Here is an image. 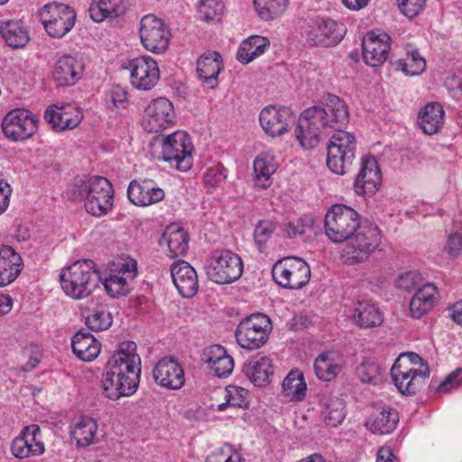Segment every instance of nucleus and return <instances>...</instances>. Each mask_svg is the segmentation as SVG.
I'll return each instance as SVG.
<instances>
[{
  "label": "nucleus",
  "mask_w": 462,
  "mask_h": 462,
  "mask_svg": "<svg viewBox=\"0 0 462 462\" xmlns=\"http://www.w3.org/2000/svg\"><path fill=\"white\" fill-rule=\"evenodd\" d=\"M141 358L136 353V344L125 341L107 360L103 374V393L111 400L130 396L137 390L140 382Z\"/></svg>",
  "instance_id": "obj_1"
},
{
  "label": "nucleus",
  "mask_w": 462,
  "mask_h": 462,
  "mask_svg": "<svg viewBox=\"0 0 462 462\" xmlns=\"http://www.w3.org/2000/svg\"><path fill=\"white\" fill-rule=\"evenodd\" d=\"M67 194L73 201H84L87 212L95 217L104 216L113 208V186L105 177L75 178Z\"/></svg>",
  "instance_id": "obj_2"
},
{
  "label": "nucleus",
  "mask_w": 462,
  "mask_h": 462,
  "mask_svg": "<svg viewBox=\"0 0 462 462\" xmlns=\"http://www.w3.org/2000/svg\"><path fill=\"white\" fill-rule=\"evenodd\" d=\"M60 282L68 296L82 300L90 296L98 286L100 275L93 261L80 260L61 270Z\"/></svg>",
  "instance_id": "obj_3"
},
{
  "label": "nucleus",
  "mask_w": 462,
  "mask_h": 462,
  "mask_svg": "<svg viewBox=\"0 0 462 462\" xmlns=\"http://www.w3.org/2000/svg\"><path fill=\"white\" fill-rule=\"evenodd\" d=\"M361 226L359 214L342 204L333 205L324 218L325 234L335 243L348 240Z\"/></svg>",
  "instance_id": "obj_4"
},
{
  "label": "nucleus",
  "mask_w": 462,
  "mask_h": 462,
  "mask_svg": "<svg viewBox=\"0 0 462 462\" xmlns=\"http://www.w3.org/2000/svg\"><path fill=\"white\" fill-rule=\"evenodd\" d=\"M356 151L354 134L346 131L335 133L327 144V166L334 173L344 175L356 158Z\"/></svg>",
  "instance_id": "obj_5"
},
{
  "label": "nucleus",
  "mask_w": 462,
  "mask_h": 462,
  "mask_svg": "<svg viewBox=\"0 0 462 462\" xmlns=\"http://www.w3.org/2000/svg\"><path fill=\"white\" fill-rule=\"evenodd\" d=\"M272 328V321L267 315L254 313L239 323L236 338L243 348L258 349L266 343Z\"/></svg>",
  "instance_id": "obj_6"
},
{
  "label": "nucleus",
  "mask_w": 462,
  "mask_h": 462,
  "mask_svg": "<svg viewBox=\"0 0 462 462\" xmlns=\"http://www.w3.org/2000/svg\"><path fill=\"white\" fill-rule=\"evenodd\" d=\"M162 152L157 160L169 162L171 167L187 171L192 165V144L183 132H174L163 138L161 143Z\"/></svg>",
  "instance_id": "obj_7"
},
{
  "label": "nucleus",
  "mask_w": 462,
  "mask_h": 462,
  "mask_svg": "<svg viewBox=\"0 0 462 462\" xmlns=\"http://www.w3.org/2000/svg\"><path fill=\"white\" fill-rule=\"evenodd\" d=\"M40 15L48 35L56 39H60L69 32L77 18L72 7L58 2L45 5Z\"/></svg>",
  "instance_id": "obj_8"
},
{
  "label": "nucleus",
  "mask_w": 462,
  "mask_h": 462,
  "mask_svg": "<svg viewBox=\"0 0 462 462\" xmlns=\"http://www.w3.org/2000/svg\"><path fill=\"white\" fill-rule=\"evenodd\" d=\"M272 275L281 287L297 290L306 285L310 277L308 263L296 257L279 260L273 267Z\"/></svg>",
  "instance_id": "obj_9"
},
{
  "label": "nucleus",
  "mask_w": 462,
  "mask_h": 462,
  "mask_svg": "<svg viewBox=\"0 0 462 462\" xmlns=\"http://www.w3.org/2000/svg\"><path fill=\"white\" fill-rule=\"evenodd\" d=\"M344 249L346 261L351 264L365 261L380 243L379 228L373 224L362 225Z\"/></svg>",
  "instance_id": "obj_10"
},
{
  "label": "nucleus",
  "mask_w": 462,
  "mask_h": 462,
  "mask_svg": "<svg viewBox=\"0 0 462 462\" xmlns=\"http://www.w3.org/2000/svg\"><path fill=\"white\" fill-rule=\"evenodd\" d=\"M139 35L143 46L151 52L160 54L168 49L171 32L165 23L153 14L141 19Z\"/></svg>",
  "instance_id": "obj_11"
},
{
  "label": "nucleus",
  "mask_w": 462,
  "mask_h": 462,
  "mask_svg": "<svg viewBox=\"0 0 462 462\" xmlns=\"http://www.w3.org/2000/svg\"><path fill=\"white\" fill-rule=\"evenodd\" d=\"M405 359L397 358L391 369L393 381L402 394L412 395L419 392L430 375L428 365L420 368L407 367Z\"/></svg>",
  "instance_id": "obj_12"
},
{
  "label": "nucleus",
  "mask_w": 462,
  "mask_h": 462,
  "mask_svg": "<svg viewBox=\"0 0 462 462\" xmlns=\"http://www.w3.org/2000/svg\"><path fill=\"white\" fill-rule=\"evenodd\" d=\"M242 273L241 258L227 250L217 253L207 268L209 280L218 284L231 283L239 279Z\"/></svg>",
  "instance_id": "obj_13"
},
{
  "label": "nucleus",
  "mask_w": 462,
  "mask_h": 462,
  "mask_svg": "<svg viewBox=\"0 0 462 462\" xmlns=\"http://www.w3.org/2000/svg\"><path fill=\"white\" fill-rule=\"evenodd\" d=\"M319 115V121L326 128H331L338 133L343 131L349 122V111L346 102L337 96L328 94L323 97L320 106L310 107Z\"/></svg>",
  "instance_id": "obj_14"
},
{
  "label": "nucleus",
  "mask_w": 462,
  "mask_h": 462,
  "mask_svg": "<svg viewBox=\"0 0 462 462\" xmlns=\"http://www.w3.org/2000/svg\"><path fill=\"white\" fill-rule=\"evenodd\" d=\"M346 31L344 25L335 20L317 17L309 23L307 41L312 46H335L344 38Z\"/></svg>",
  "instance_id": "obj_15"
},
{
  "label": "nucleus",
  "mask_w": 462,
  "mask_h": 462,
  "mask_svg": "<svg viewBox=\"0 0 462 462\" xmlns=\"http://www.w3.org/2000/svg\"><path fill=\"white\" fill-rule=\"evenodd\" d=\"M38 128V119L29 110L10 111L2 121L5 135L13 141H23L31 137Z\"/></svg>",
  "instance_id": "obj_16"
},
{
  "label": "nucleus",
  "mask_w": 462,
  "mask_h": 462,
  "mask_svg": "<svg viewBox=\"0 0 462 462\" xmlns=\"http://www.w3.org/2000/svg\"><path fill=\"white\" fill-rule=\"evenodd\" d=\"M314 113H316L315 110H311L310 107L305 109L299 117L295 129V136L300 146L305 149L316 147L327 129L319 120L320 114L314 115Z\"/></svg>",
  "instance_id": "obj_17"
},
{
  "label": "nucleus",
  "mask_w": 462,
  "mask_h": 462,
  "mask_svg": "<svg viewBox=\"0 0 462 462\" xmlns=\"http://www.w3.org/2000/svg\"><path fill=\"white\" fill-rule=\"evenodd\" d=\"M131 83L140 90H150L158 82L160 70L157 62L150 56H141L130 61Z\"/></svg>",
  "instance_id": "obj_18"
},
{
  "label": "nucleus",
  "mask_w": 462,
  "mask_h": 462,
  "mask_svg": "<svg viewBox=\"0 0 462 462\" xmlns=\"http://www.w3.org/2000/svg\"><path fill=\"white\" fill-rule=\"evenodd\" d=\"M143 128L149 133H160L172 125L173 106L165 97L154 99L146 108Z\"/></svg>",
  "instance_id": "obj_19"
},
{
  "label": "nucleus",
  "mask_w": 462,
  "mask_h": 462,
  "mask_svg": "<svg viewBox=\"0 0 462 462\" xmlns=\"http://www.w3.org/2000/svg\"><path fill=\"white\" fill-rule=\"evenodd\" d=\"M294 119L291 109L287 106H269L264 107L259 115L262 128L273 137L288 132L289 125Z\"/></svg>",
  "instance_id": "obj_20"
},
{
  "label": "nucleus",
  "mask_w": 462,
  "mask_h": 462,
  "mask_svg": "<svg viewBox=\"0 0 462 462\" xmlns=\"http://www.w3.org/2000/svg\"><path fill=\"white\" fill-rule=\"evenodd\" d=\"M363 59L371 67L383 65L390 51V36L386 33L376 34L368 32L362 41Z\"/></svg>",
  "instance_id": "obj_21"
},
{
  "label": "nucleus",
  "mask_w": 462,
  "mask_h": 462,
  "mask_svg": "<svg viewBox=\"0 0 462 462\" xmlns=\"http://www.w3.org/2000/svg\"><path fill=\"white\" fill-rule=\"evenodd\" d=\"M152 375L156 383L167 389H180L185 383L184 371L173 356L162 358L154 366Z\"/></svg>",
  "instance_id": "obj_22"
},
{
  "label": "nucleus",
  "mask_w": 462,
  "mask_h": 462,
  "mask_svg": "<svg viewBox=\"0 0 462 462\" xmlns=\"http://www.w3.org/2000/svg\"><path fill=\"white\" fill-rule=\"evenodd\" d=\"M82 118V112L70 104L61 106L57 105L51 106L44 114L45 121L55 132L73 129L79 125Z\"/></svg>",
  "instance_id": "obj_23"
},
{
  "label": "nucleus",
  "mask_w": 462,
  "mask_h": 462,
  "mask_svg": "<svg viewBox=\"0 0 462 462\" xmlns=\"http://www.w3.org/2000/svg\"><path fill=\"white\" fill-rule=\"evenodd\" d=\"M171 276L179 293L184 298L193 297L199 290L198 275L187 262L179 260L171 267Z\"/></svg>",
  "instance_id": "obj_24"
},
{
  "label": "nucleus",
  "mask_w": 462,
  "mask_h": 462,
  "mask_svg": "<svg viewBox=\"0 0 462 462\" xmlns=\"http://www.w3.org/2000/svg\"><path fill=\"white\" fill-rule=\"evenodd\" d=\"M381 184V171L374 157L362 158L354 187L359 195H373Z\"/></svg>",
  "instance_id": "obj_25"
},
{
  "label": "nucleus",
  "mask_w": 462,
  "mask_h": 462,
  "mask_svg": "<svg viewBox=\"0 0 462 462\" xmlns=\"http://www.w3.org/2000/svg\"><path fill=\"white\" fill-rule=\"evenodd\" d=\"M83 70L84 64L80 59L63 55L55 63L53 79L60 87L73 86L81 79Z\"/></svg>",
  "instance_id": "obj_26"
},
{
  "label": "nucleus",
  "mask_w": 462,
  "mask_h": 462,
  "mask_svg": "<svg viewBox=\"0 0 462 462\" xmlns=\"http://www.w3.org/2000/svg\"><path fill=\"white\" fill-rule=\"evenodd\" d=\"M127 196L133 204L145 207L162 200L164 191L154 187L152 180H145L142 182L133 180L128 186Z\"/></svg>",
  "instance_id": "obj_27"
},
{
  "label": "nucleus",
  "mask_w": 462,
  "mask_h": 462,
  "mask_svg": "<svg viewBox=\"0 0 462 462\" xmlns=\"http://www.w3.org/2000/svg\"><path fill=\"white\" fill-rule=\"evenodd\" d=\"M136 262L122 263L118 274H110L103 282L106 293L112 298L125 296L130 291L127 279H134L136 273Z\"/></svg>",
  "instance_id": "obj_28"
},
{
  "label": "nucleus",
  "mask_w": 462,
  "mask_h": 462,
  "mask_svg": "<svg viewBox=\"0 0 462 462\" xmlns=\"http://www.w3.org/2000/svg\"><path fill=\"white\" fill-rule=\"evenodd\" d=\"M23 259L11 246L0 247V287L14 282L23 269Z\"/></svg>",
  "instance_id": "obj_29"
},
{
  "label": "nucleus",
  "mask_w": 462,
  "mask_h": 462,
  "mask_svg": "<svg viewBox=\"0 0 462 462\" xmlns=\"http://www.w3.org/2000/svg\"><path fill=\"white\" fill-rule=\"evenodd\" d=\"M202 360L208 365L213 374L219 378L228 376L234 369L232 356L227 355L226 349L219 345L206 348Z\"/></svg>",
  "instance_id": "obj_30"
},
{
  "label": "nucleus",
  "mask_w": 462,
  "mask_h": 462,
  "mask_svg": "<svg viewBox=\"0 0 462 462\" xmlns=\"http://www.w3.org/2000/svg\"><path fill=\"white\" fill-rule=\"evenodd\" d=\"M222 69L221 56L217 51L201 55L197 62V73L199 79L210 89L217 85V76Z\"/></svg>",
  "instance_id": "obj_31"
},
{
  "label": "nucleus",
  "mask_w": 462,
  "mask_h": 462,
  "mask_svg": "<svg viewBox=\"0 0 462 462\" xmlns=\"http://www.w3.org/2000/svg\"><path fill=\"white\" fill-rule=\"evenodd\" d=\"M243 373L255 386L262 387L270 383L273 366L268 356H255L245 364Z\"/></svg>",
  "instance_id": "obj_32"
},
{
  "label": "nucleus",
  "mask_w": 462,
  "mask_h": 462,
  "mask_svg": "<svg viewBox=\"0 0 462 462\" xmlns=\"http://www.w3.org/2000/svg\"><path fill=\"white\" fill-rule=\"evenodd\" d=\"M160 245H166L169 248V256L176 258L184 255L189 248V236L183 228L176 226H168L162 234Z\"/></svg>",
  "instance_id": "obj_33"
},
{
  "label": "nucleus",
  "mask_w": 462,
  "mask_h": 462,
  "mask_svg": "<svg viewBox=\"0 0 462 462\" xmlns=\"http://www.w3.org/2000/svg\"><path fill=\"white\" fill-rule=\"evenodd\" d=\"M0 32L5 43L13 49L23 48L30 40L29 32L20 20L1 22Z\"/></svg>",
  "instance_id": "obj_34"
},
{
  "label": "nucleus",
  "mask_w": 462,
  "mask_h": 462,
  "mask_svg": "<svg viewBox=\"0 0 462 462\" xmlns=\"http://www.w3.org/2000/svg\"><path fill=\"white\" fill-rule=\"evenodd\" d=\"M73 353L81 360L90 362L100 353V343L90 334L79 331L71 339Z\"/></svg>",
  "instance_id": "obj_35"
},
{
  "label": "nucleus",
  "mask_w": 462,
  "mask_h": 462,
  "mask_svg": "<svg viewBox=\"0 0 462 462\" xmlns=\"http://www.w3.org/2000/svg\"><path fill=\"white\" fill-rule=\"evenodd\" d=\"M127 0H99L89 7V15L97 23L109 17H117L127 10Z\"/></svg>",
  "instance_id": "obj_36"
},
{
  "label": "nucleus",
  "mask_w": 462,
  "mask_h": 462,
  "mask_svg": "<svg viewBox=\"0 0 462 462\" xmlns=\"http://www.w3.org/2000/svg\"><path fill=\"white\" fill-rule=\"evenodd\" d=\"M437 287L432 283L419 288L410 301V311L413 318L420 319L431 310Z\"/></svg>",
  "instance_id": "obj_37"
},
{
  "label": "nucleus",
  "mask_w": 462,
  "mask_h": 462,
  "mask_svg": "<svg viewBox=\"0 0 462 462\" xmlns=\"http://www.w3.org/2000/svg\"><path fill=\"white\" fill-rule=\"evenodd\" d=\"M398 421V412L388 407L373 414L366 422V426L373 433L389 434L393 431Z\"/></svg>",
  "instance_id": "obj_38"
},
{
  "label": "nucleus",
  "mask_w": 462,
  "mask_h": 462,
  "mask_svg": "<svg viewBox=\"0 0 462 462\" xmlns=\"http://www.w3.org/2000/svg\"><path fill=\"white\" fill-rule=\"evenodd\" d=\"M444 121V110L439 104H427L419 114L418 124L427 134L438 132Z\"/></svg>",
  "instance_id": "obj_39"
},
{
  "label": "nucleus",
  "mask_w": 462,
  "mask_h": 462,
  "mask_svg": "<svg viewBox=\"0 0 462 462\" xmlns=\"http://www.w3.org/2000/svg\"><path fill=\"white\" fill-rule=\"evenodd\" d=\"M338 356L335 352H324L319 355L314 362V371L317 377L322 381L333 380L341 371Z\"/></svg>",
  "instance_id": "obj_40"
},
{
  "label": "nucleus",
  "mask_w": 462,
  "mask_h": 462,
  "mask_svg": "<svg viewBox=\"0 0 462 462\" xmlns=\"http://www.w3.org/2000/svg\"><path fill=\"white\" fill-rule=\"evenodd\" d=\"M353 318L362 328H373L383 322L382 314L374 304L358 301L354 309Z\"/></svg>",
  "instance_id": "obj_41"
},
{
  "label": "nucleus",
  "mask_w": 462,
  "mask_h": 462,
  "mask_svg": "<svg viewBox=\"0 0 462 462\" xmlns=\"http://www.w3.org/2000/svg\"><path fill=\"white\" fill-rule=\"evenodd\" d=\"M97 425L96 420L88 416H81L70 431L71 438L79 447L89 446L95 437Z\"/></svg>",
  "instance_id": "obj_42"
},
{
  "label": "nucleus",
  "mask_w": 462,
  "mask_h": 462,
  "mask_svg": "<svg viewBox=\"0 0 462 462\" xmlns=\"http://www.w3.org/2000/svg\"><path fill=\"white\" fill-rule=\"evenodd\" d=\"M276 168L273 162V158L266 154H259L254 162V171L255 180L258 186L265 189L271 184V176L275 172Z\"/></svg>",
  "instance_id": "obj_43"
},
{
  "label": "nucleus",
  "mask_w": 462,
  "mask_h": 462,
  "mask_svg": "<svg viewBox=\"0 0 462 462\" xmlns=\"http://www.w3.org/2000/svg\"><path fill=\"white\" fill-rule=\"evenodd\" d=\"M306 390L303 375L299 371H291L282 382V391L291 400L301 401L305 397Z\"/></svg>",
  "instance_id": "obj_44"
},
{
  "label": "nucleus",
  "mask_w": 462,
  "mask_h": 462,
  "mask_svg": "<svg viewBox=\"0 0 462 462\" xmlns=\"http://www.w3.org/2000/svg\"><path fill=\"white\" fill-rule=\"evenodd\" d=\"M288 0H254L258 15L264 21H271L284 13Z\"/></svg>",
  "instance_id": "obj_45"
},
{
  "label": "nucleus",
  "mask_w": 462,
  "mask_h": 462,
  "mask_svg": "<svg viewBox=\"0 0 462 462\" xmlns=\"http://www.w3.org/2000/svg\"><path fill=\"white\" fill-rule=\"evenodd\" d=\"M397 68L409 76L420 75L426 68V60L417 50L408 51L406 57L398 60Z\"/></svg>",
  "instance_id": "obj_46"
},
{
  "label": "nucleus",
  "mask_w": 462,
  "mask_h": 462,
  "mask_svg": "<svg viewBox=\"0 0 462 462\" xmlns=\"http://www.w3.org/2000/svg\"><path fill=\"white\" fill-rule=\"evenodd\" d=\"M112 322V315L105 305L97 306L91 314L86 316V325L94 331L106 330Z\"/></svg>",
  "instance_id": "obj_47"
},
{
  "label": "nucleus",
  "mask_w": 462,
  "mask_h": 462,
  "mask_svg": "<svg viewBox=\"0 0 462 462\" xmlns=\"http://www.w3.org/2000/svg\"><path fill=\"white\" fill-rule=\"evenodd\" d=\"M13 455L18 458H25L32 456H38L44 452L43 443H34L33 446L28 444V440H24V438L21 434L16 437L11 446Z\"/></svg>",
  "instance_id": "obj_48"
},
{
  "label": "nucleus",
  "mask_w": 462,
  "mask_h": 462,
  "mask_svg": "<svg viewBox=\"0 0 462 462\" xmlns=\"http://www.w3.org/2000/svg\"><path fill=\"white\" fill-rule=\"evenodd\" d=\"M356 374L365 383L377 384L382 381L381 368L372 360H365L356 367Z\"/></svg>",
  "instance_id": "obj_49"
},
{
  "label": "nucleus",
  "mask_w": 462,
  "mask_h": 462,
  "mask_svg": "<svg viewBox=\"0 0 462 462\" xmlns=\"http://www.w3.org/2000/svg\"><path fill=\"white\" fill-rule=\"evenodd\" d=\"M325 421L328 426L336 427L340 424L345 418V405L340 399H333L327 405L323 411Z\"/></svg>",
  "instance_id": "obj_50"
},
{
  "label": "nucleus",
  "mask_w": 462,
  "mask_h": 462,
  "mask_svg": "<svg viewBox=\"0 0 462 462\" xmlns=\"http://www.w3.org/2000/svg\"><path fill=\"white\" fill-rule=\"evenodd\" d=\"M224 12V5L218 0H203L199 5V13L206 22L219 20Z\"/></svg>",
  "instance_id": "obj_51"
},
{
  "label": "nucleus",
  "mask_w": 462,
  "mask_h": 462,
  "mask_svg": "<svg viewBox=\"0 0 462 462\" xmlns=\"http://www.w3.org/2000/svg\"><path fill=\"white\" fill-rule=\"evenodd\" d=\"M268 43L269 42L266 38L254 35L244 41L241 45L249 51L250 57H254L255 59L265 52Z\"/></svg>",
  "instance_id": "obj_52"
},
{
  "label": "nucleus",
  "mask_w": 462,
  "mask_h": 462,
  "mask_svg": "<svg viewBox=\"0 0 462 462\" xmlns=\"http://www.w3.org/2000/svg\"><path fill=\"white\" fill-rule=\"evenodd\" d=\"M421 274L417 271H409L401 274L396 280V287L400 290L410 291L420 286Z\"/></svg>",
  "instance_id": "obj_53"
},
{
  "label": "nucleus",
  "mask_w": 462,
  "mask_h": 462,
  "mask_svg": "<svg viewBox=\"0 0 462 462\" xmlns=\"http://www.w3.org/2000/svg\"><path fill=\"white\" fill-rule=\"evenodd\" d=\"M400 11L409 18L417 16L425 7L426 0H397Z\"/></svg>",
  "instance_id": "obj_54"
},
{
  "label": "nucleus",
  "mask_w": 462,
  "mask_h": 462,
  "mask_svg": "<svg viewBox=\"0 0 462 462\" xmlns=\"http://www.w3.org/2000/svg\"><path fill=\"white\" fill-rule=\"evenodd\" d=\"M274 229L275 226L273 223L265 220L259 221L254 232L256 244L264 245L271 237Z\"/></svg>",
  "instance_id": "obj_55"
},
{
  "label": "nucleus",
  "mask_w": 462,
  "mask_h": 462,
  "mask_svg": "<svg viewBox=\"0 0 462 462\" xmlns=\"http://www.w3.org/2000/svg\"><path fill=\"white\" fill-rule=\"evenodd\" d=\"M462 383V368H457L450 373L444 381L436 387V391L439 393H448L451 389L457 387Z\"/></svg>",
  "instance_id": "obj_56"
},
{
  "label": "nucleus",
  "mask_w": 462,
  "mask_h": 462,
  "mask_svg": "<svg viewBox=\"0 0 462 462\" xmlns=\"http://www.w3.org/2000/svg\"><path fill=\"white\" fill-rule=\"evenodd\" d=\"M206 462H241V460L239 455L232 453L230 448H221L212 452L207 457Z\"/></svg>",
  "instance_id": "obj_57"
},
{
  "label": "nucleus",
  "mask_w": 462,
  "mask_h": 462,
  "mask_svg": "<svg viewBox=\"0 0 462 462\" xmlns=\"http://www.w3.org/2000/svg\"><path fill=\"white\" fill-rule=\"evenodd\" d=\"M226 176L222 174L220 170L217 167L209 168L204 174V184L209 189L217 187L221 181L225 180Z\"/></svg>",
  "instance_id": "obj_58"
},
{
  "label": "nucleus",
  "mask_w": 462,
  "mask_h": 462,
  "mask_svg": "<svg viewBox=\"0 0 462 462\" xmlns=\"http://www.w3.org/2000/svg\"><path fill=\"white\" fill-rule=\"evenodd\" d=\"M446 250L451 256H457L462 253V234L455 232L447 241Z\"/></svg>",
  "instance_id": "obj_59"
},
{
  "label": "nucleus",
  "mask_w": 462,
  "mask_h": 462,
  "mask_svg": "<svg viewBox=\"0 0 462 462\" xmlns=\"http://www.w3.org/2000/svg\"><path fill=\"white\" fill-rule=\"evenodd\" d=\"M128 99V94L126 90L120 87L115 86L110 91V101L114 104L115 106L119 107L120 106H124Z\"/></svg>",
  "instance_id": "obj_60"
},
{
  "label": "nucleus",
  "mask_w": 462,
  "mask_h": 462,
  "mask_svg": "<svg viewBox=\"0 0 462 462\" xmlns=\"http://www.w3.org/2000/svg\"><path fill=\"white\" fill-rule=\"evenodd\" d=\"M40 427L38 425L32 424L31 426H27L21 432V436L24 438V440H28V444L30 446H33L34 443H42L40 439H38V435H40Z\"/></svg>",
  "instance_id": "obj_61"
},
{
  "label": "nucleus",
  "mask_w": 462,
  "mask_h": 462,
  "mask_svg": "<svg viewBox=\"0 0 462 462\" xmlns=\"http://www.w3.org/2000/svg\"><path fill=\"white\" fill-rule=\"evenodd\" d=\"M11 191L10 186L0 180V214L3 213L9 205Z\"/></svg>",
  "instance_id": "obj_62"
},
{
  "label": "nucleus",
  "mask_w": 462,
  "mask_h": 462,
  "mask_svg": "<svg viewBox=\"0 0 462 462\" xmlns=\"http://www.w3.org/2000/svg\"><path fill=\"white\" fill-rule=\"evenodd\" d=\"M240 391L243 392L244 390L240 389ZM226 392H227L226 402L219 404L218 407H217V410L220 411H225L227 406H239V407H241L242 406L241 402H236L235 397L233 396L235 393L236 394L239 393V389L236 388V387H230V388L226 389Z\"/></svg>",
  "instance_id": "obj_63"
},
{
  "label": "nucleus",
  "mask_w": 462,
  "mask_h": 462,
  "mask_svg": "<svg viewBox=\"0 0 462 462\" xmlns=\"http://www.w3.org/2000/svg\"><path fill=\"white\" fill-rule=\"evenodd\" d=\"M398 358L405 359L407 367H415V365H420L419 368H420L421 365H427L423 362L422 358L418 354L413 352L401 354Z\"/></svg>",
  "instance_id": "obj_64"
}]
</instances>
